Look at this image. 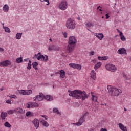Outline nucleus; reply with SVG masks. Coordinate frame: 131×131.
<instances>
[{
	"instance_id": "f257e3e1",
	"label": "nucleus",
	"mask_w": 131,
	"mask_h": 131,
	"mask_svg": "<svg viewBox=\"0 0 131 131\" xmlns=\"http://www.w3.org/2000/svg\"><path fill=\"white\" fill-rule=\"evenodd\" d=\"M69 96L73 97L74 99H81L82 101H84V100L89 98V96L86 95L85 91H82L79 90H75L70 92Z\"/></svg>"
},
{
	"instance_id": "f03ea898",
	"label": "nucleus",
	"mask_w": 131,
	"mask_h": 131,
	"mask_svg": "<svg viewBox=\"0 0 131 131\" xmlns=\"http://www.w3.org/2000/svg\"><path fill=\"white\" fill-rule=\"evenodd\" d=\"M77 42L76 38L74 36H72L69 37L68 43L67 46V51L69 53H72L74 51V48L75 43Z\"/></svg>"
},
{
	"instance_id": "7ed1b4c3",
	"label": "nucleus",
	"mask_w": 131,
	"mask_h": 131,
	"mask_svg": "<svg viewBox=\"0 0 131 131\" xmlns=\"http://www.w3.org/2000/svg\"><path fill=\"white\" fill-rule=\"evenodd\" d=\"M107 88L109 95L112 96H115V97H118L122 93V91L120 89L113 87L111 85L107 86Z\"/></svg>"
},
{
	"instance_id": "20e7f679",
	"label": "nucleus",
	"mask_w": 131,
	"mask_h": 131,
	"mask_svg": "<svg viewBox=\"0 0 131 131\" xmlns=\"http://www.w3.org/2000/svg\"><path fill=\"white\" fill-rule=\"evenodd\" d=\"M66 27L68 29H74L75 28V21L71 18H69L66 22Z\"/></svg>"
},
{
	"instance_id": "39448f33",
	"label": "nucleus",
	"mask_w": 131,
	"mask_h": 131,
	"mask_svg": "<svg viewBox=\"0 0 131 131\" xmlns=\"http://www.w3.org/2000/svg\"><path fill=\"white\" fill-rule=\"evenodd\" d=\"M105 68L107 70L111 71L112 72H115L116 71V67L112 64H108L105 66Z\"/></svg>"
},
{
	"instance_id": "423d86ee",
	"label": "nucleus",
	"mask_w": 131,
	"mask_h": 131,
	"mask_svg": "<svg viewBox=\"0 0 131 131\" xmlns=\"http://www.w3.org/2000/svg\"><path fill=\"white\" fill-rule=\"evenodd\" d=\"M59 8L60 10L64 11L67 9V2L66 1H62L59 5Z\"/></svg>"
},
{
	"instance_id": "0eeeda50",
	"label": "nucleus",
	"mask_w": 131,
	"mask_h": 131,
	"mask_svg": "<svg viewBox=\"0 0 131 131\" xmlns=\"http://www.w3.org/2000/svg\"><path fill=\"white\" fill-rule=\"evenodd\" d=\"M85 115H86V113H85L84 115H82L79 120L78 125H81V124H82V123L85 121Z\"/></svg>"
},
{
	"instance_id": "6e6552de",
	"label": "nucleus",
	"mask_w": 131,
	"mask_h": 131,
	"mask_svg": "<svg viewBox=\"0 0 131 131\" xmlns=\"http://www.w3.org/2000/svg\"><path fill=\"white\" fill-rule=\"evenodd\" d=\"M9 65H12V63L10 60H5L0 62V66L7 67Z\"/></svg>"
},
{
	"instance_id": "1a4fd4ad",
	"label": "nucleus",
	"mask_w": 131,
	"mask_h": 131,
	"mask_svg": "<svg viewBox=\"0 0 131 131\" xmlns=\"http://www.w3.org/2000/svg\"><path fill=\"white\" fill-rule=\"evenodd\" d=\"M36 97H37V101H38V102H40V101L45 100V95H43L42 93H40L39 95H36Z\"/></svg>"
},
{
	"instance_id": "9d476101",
	"label": "nucleus",
	"mask_w": 131,
	"mask_h": 131,
	"mask_svg": "<svg viewBox=\"0 0 131 131\" xmlns=\"http://www.w3.org/2000/svg\"><path fill=\"white\" fill-rule=\"evenodd\" d=\"M33 124H34L36 129H37L39 127V121L37 119H35L33 121Z\"/></svg>"
},
{
	"instance_id": "9b49d317",
	"label": "nucleus",
	"mask_w": 131,
	"mask_h": 131,
	"mask_svg": "<svg viewBox=\"0 0 131 131\" xmlns=\"http://www.w3.org/2000/svg\"><path fill=\"white\" fill-rule=\"evenodd\" d=\"M117 53L120 55H126V50L124 48H120L118 50Z\"/></svg>"
},
{
	"instance_id": "f8f14e48",
	"label": "nucleus",
	"mask_w": 131,
	"mask_h": 131,
	"mask_svg": "<svg viewBox=\"0 0 131 131\" xmlns=\"http://www.w3.org/2000/svg\"><path fill=\"white\" fill-rule=\"evenodd\" d=\"M94 35L96 36V37H97V38H98L99 40H102L103 38H104V35L102 33H96L95 34H94Z\"/></svg>"
},
{
	"instance_id": "ddd939ff",
	"label": "nucleus",
	"mask_w": 131,
	"mask_h": 131,
	"mask_svg": "<svg viewBox=\"0 0 131 131\" xmlns=\"http://www.w3.org/2000/svg\"><path fill=\"white\" fill-rule=\"evenodd\" d=\"M15 112H17V113H20V114H23L25 113V112L23 111V110L20 107H17L14 109Z\"/></svg>"
},
{
	"instance_id": "4468645a",
	"label": "nucleus",
	"mask_w": 131,
	"mask_h": 131,
	"mask_svg": "<svg viewBox=\"0 0 131 131\" xmlns=\"http://www.w3.org/2000/svg\"><path fill=\"white\" fill-rule=\"evenodd\" d=\"M7 116H8V113H7L6 112H2L1 113V117L3 120H5V119H6V117H7Z\"/></svg>"
},
{
	"instance_id": "2eb2a0df",
	"label": "nucleus",
	"mask_w": 131,
	"mask_h": 131,
	"mask_svg": "<svg viewBox=\"0 0 131 131\" xmlns=\"http://www.w3.org/2000/svg\"><path fill=\"white\" fill-rule=\"evenodd\" d=\"M57 47L55 45H50L48 47V51H56Z\"/></svg>"
},
{
	"instance_id": "dca6fc26",
	"label": "nucleus",
	"mask_w": 131,
	"mask_h": 131,
	"mask_svg": "<svg viewBox=\"0 0 131 131\" xmlns=\"http://www.w3.org/2000/svg\"><path fill=\"white\" fill-rule=\"evenodd\" d=\"M119 127H120V129H121L122 131H127L126 127H124L123 124H122L121 123H119Z\"/></svg>"
},
{
	"instance_id": "f3484780",
	"label": "nucleus",
	"mask_w": 131,
	"mask_h": 131,
	"mask_svg": "<svg viewBox=\"0 0 131 131\" xmlns=\"http://www.w3.org/2000/svg\"><path fill=\"white\" fill-rule=\"evenodd\" d=\"M44 97L45 99V100H47V101H53V96H51V95H46L45 96L44 95Z\"/></svg>"
},
{
	"instance_id": "a211bd4d",
	"label": "nucleus",
	"mask_w": 131,
	"mask_h": 131,
	"mask_svg": "<svg viewBox=\"0 0 131 131\" xmlns=\"http://www.w3.org/2000/svg\"><path fill=\"white\" fill-rule=\"evenodd\" d=\"M60 77L61 78H64L65 77V75L66 74V72H65V71L63 70H61L60 71Z\"/></svg>"
},
{
	"instance_id": "6ab92c4d",
	"label": "nucleus",
	"mask_w": 131,
	"mask_h": 131,
	"mask_svg": "<svg viewBox=\"0 0 131 131\" xmlns=\"http://www.w3.org/2000/svg\"><path fill=\"white\" fill-rule=\"evenodd\" d=\"M40 123L42 124L43 126H45V127H48L49 126V124L48 122L44 120H41Z\"/></svg>"
},
{
	"instance_id": "aec40b11",
	"label": "nucleus",
	"mask_w": 131,
	"mask_h": 131,
	"mask_svg": "<svg viewBox=\"0 0 131 131\" xmlns=\"http://www.w3.org/2000/svg\"><path fill=\"white\" fill-rule=\"evenodd\" d=\"M100 66H102V62H98L95 65L94 69L95 70H98V69L100 68Z\"/></svg>"
},
{
	"instance_id": "412c9836",
	"label": "nucleus",
	"mask_w": 131,
	"mask_h": 131,
	"mask_svg": "<svg viewBox=\"0 0 131 131\" xmlns=\"http://www.w3.org/2000/svg\"><path fill=\"white\" fill-rule=\"evenodd\" d=\"M98 60H100L101 61H106V60L108 59V57H107V56H103V57L98 56Z\"/></svg>"
},
{
	"instance_id": "4be33fe9",
	"label": "nucleus",
	"mask_w": 131,
	"mask_h": 131,
	"mask_svg": "<svg viewBox=\"0 0 131 131\" xmlns=\"http://www.w3.org/2000/svg\"><path fill=\"white\" fill-rule=\"evenodd\" d=\"M38 103L36 102H31V108H35L38 107Z\"/></svg>"
},
{
	"instance_id": "5701e85b",
	"label": "nucleus",
	"mask_w": 131,
	"mask_h": 131,
	"mask_svg": "<svg viewBox=\"0 0 131 131\" xmlns=\"http://www.w3.org/2000/svg\"><path fill=\"white\" fill-rule=\"evenodd\" d=\"M3 11L4 12H8L9 11V6L7 4H5L3 6Z\"/></svg>"
},
{
	"instance_id": "b1692460",
	"label": "nucleus",
	"mask_w": 131,
	"mask_h": 131,
	"mask_svg": "<svg viewBox=\"0 0 131 131\" xmlns=\"http://www.w3.org/2000/svg\"><path fill=\"white\" fill-rule=\"evenodd\" d=\"M15 37L16 39H21V37H22V33H17L16 34Z\"/></svg>"
},
{
	"instance_id": "393cba45",
	"label": "nucleus",
	"mask_w": 131,
	"mask_h": 131,
	"mask_svg": "<svg viewBox=\"0 0 131 131\" xmlns=\"http://www.w3.org/2000/svg\"><path fill=\"white\" fill-rule=\"evenodd\" d=\"M16 63H22V62H23V59L22 58V57H18L16 58Z\"/></svg>"
},
{
	"instance_id": "a878e982",
	"label": "nucleus",
	"mask_w": 131,
	"mask_h": 131,
	"mask_svg": "<svg viewBox=\"0 0 131 131\" xmlns=\"http://www.w3.org/2000/svg\"><path fill=\"white\" fill-rule=\"evenodd\" d=\"M26 116L27 117H28V116L32 117L33 116V113L30 111H28L26 113Z\"/></svg>"
},
{
	"instance_id": "bb28decb",
	"label": "nucleus",
	"mask_w": 131,
	"mask_h": 131,
	"mask_svg": "<svg viewBox=\"0 0 131 131\" xmlns=\"http://www.w3.org/2000/svg\"><path fill=\"white\" fill-rule=\"evenodd\" d=\"M3 28L5 30V32H7L8 33H10V32H11V31L10 30V28H9V27L3 26Z\"/></svg>"
},
{
	"instance_id": "cd10ccee",
	"label": "nucleus",
	"mask_w": 131,
	"mask_h": 131,
	"mask_svg": "<svg viewBox=\"0 0 131 131\" xmlns=\"http://www.w3.org/2000/svg\"><path fill=\"white\" fill-rule=\"evenodd\" d=\"M4 126L6 127H8V128H10L11 127V126H12V125H11L10 124V123H9V122H6L5 123H4Z\"/></svg>"
},
{
	"instance_id": "c85d7f7f",
	"label": "nucleus",
	"mask_w": 131,
	"mask_h": 131,
	"mask_svg": "<svg viewBox=\"0 0 131 131\" xmlns=\"http://www.w3.org/2000/svg\"><path fill=\"white\" fill-rule=\"evenodd\" d=\"M77 64L76 63H70L69 66L70 67H71L72 68H75L76 69V66Z\"/></svg>"
},
{
	"instance_id": "c756f323",
	"label": "nucleus",
	"mask_w": 131,
	"mask_h": 131,
	"mask_svg": "<svg viewBox=\"0 0 131 131\" xmlns=\"http://www.w3.org/2000/svg\"><path fill=\"white\" fill-rule=\"evenodd\" d=\"M32 94V91L31 90H26V95H29Z\"/></svg>"
},
{
	"instance_id": "7c9ffc66",
	"label": "nucleus",
	"mask_w": 131,
	"mask_h": 131,
	"mask_svg": "<svg viewBox=\"0 0 131 131\" xmlns=\"http://www.w3.org/2000/svg\"><path fill=\"white\" fill-rule=\"evenodd\" d=\"M85 26L86 27H88V28H91L93 26V24L89 22L85 24Z\"/></svg>"
},
{
	"instance_id": "2f4dec72",
	"label": "nucleus",
	"mask_w": 131,
	"mask_h": 131,
	"mask_svg": "<svg viewBox=\"0 0 131 131\" xmlns=\"http://www.w3.org/2000/svg\"><path fill=\"white\" fill-rule=\"evenodd\" d=\"M33 68L36 67L38 66V62H33L32 64Z\"/></svg>"
},
{
	"instance_id": "473e14b6",
	"label": "nucleus",
	"mask_w": 131,
	"mask_h": 131,
	"mask_svg": "<svg viewBox=\"0 0 131 131\" xmlns=\"http://www.w3.org/2000/svg\"><path fill=\"white\" fill-rule=\"evenodd\" d=\"M53 112H54V113H57L58 114H60V113L59 112V110H58V108H54L53 109Z\"/></svg>"
},
{
	"instance_id": "72a5a7b5",
	"label": "nucleus",
	"mask_w": 131,
	"mask_h": 131,
	"mask_svg": "<svg viewBox=\"0 0 131 131\" xmlns=\"http://www.w3.org/2000/svg\"><path fill=\"white\" fill-rule=\"evenodd\" d=\"M19 94H21V95H26V90H19Z\"/></svg>"
},
{
	"instance_id": "f704fd0d",
	"label": "nucleus",
	"mask_w": 131,
	"mask_h": 131,
	"mask_svg": "<svg viewBox=\"0 0 131 131\" xmlns=\"http://www.w3.org/2000/svg\"><path fill=\"white\" fill-rule=\"evenodd\" d=\"M14 112H15L14 110H10V111H8V114L10 115L11 114H13V113H14Z\"/></svg>"
},
{
	"instance_id": "c9c22d12",
	"label": "nucleus",
	"mask_w": 131,
	"mask_h": 131,
	"mask_svg": "<svg viewBox=\"0 0 131 131\" xmlns=\"http://www.w3.org/2000/svg\"><path fill=\"white\" fill-rule=\"evenodd\" d=\"M120 38H121V40H122V41H124L126 40V38H125V37L124 35L121 36L120 37Z\"/></svg>"
},
{
	"instance_id": "e433bc0d",
	"label": "nucleus",
	"mask_w": 131,
	"mask_h": 131,
	"mask_svg": "<svg viewBox=\"0 0 131 131\" xmlns=\"http://www.w3.org/2000/svg\"><path fill=\"white\" fill-rule=\"evenodd\" d=\"M81 68H82L81 65L77 64L76 69H78L79 70H80V69H81Z\"/></svg>"
},
{
	"instance_id": "4c0bfd02",
	"label": "nucleus",
	"mask_w": 131,
	"mask_h": 131,
	"mask_svg": "<svg viewBox=\"0 0 131 131\" xmlns=\"http://www.w3.org/2000/svg\"><path fill=\"white\" fill-rule=\"evenodd\" d=\"M91 78H93V79H94V80H96V74H92L91 75Z\"/></svg>"
},
{
	"instance_id": "58836bf2",
	"label": "nucleus",
	"mask_w": 131,
	"mask_h": 131,
	"mask_svg": "<svg viewBox=\"0 0 131 131\" xmlns=\"http://www.w3.org/2000/svg\"><path fill=\"white\" fill-rule=\"evenodd\" d=\"M123 77H124L125 80H128L130 79V78L126 76V75H124L123 76Z\"/></svg>"
},
{
	"instance_id": "ea45409f",
	"label": "nucleus",
	"mask_w": 131,
	"mask_h": 131,
	"mask_svg": "<svg viewBox=\"0 0 131 131\" xmlns=\"http://www.w3.org/2000/svg\"><path fill=\"white\" fill-rule=\"evenodd\" d=\"M11 102L12 100L11 99H8L6 101V103H7V104H11Z\"/></svg>"
},
{
	"instance_id": "a19ab883",
	"label": "nucleus",
	"mask_w": 131,
	"mask_h": 131,
	"mask_svg": "<svg viewBox=\"0 0 131 131\" xmlns=\"http://www.w3.org/2000/svg\"><path fill=\"white\" fill-rule=\"evenodd\" d=\"M48 60H49V56H48V55H46L45 62H48Z\"/></svg>"
},
{
	"instance_id": "79ce46f5",
	"label": "nucleus",
	"mask_w": 131,
	"mask_h": 131,
	"mask_svg": "<svg viewBox=\"0 0 131 131\" xmlns=\"http://www.w3.org/2000/svg\"><path fill=\"white\" fill-rule=\"evenodd\" d=\"M17 96L16 95H11L10 96V99H16Z\"/></svg>"
},
{
	"instance_id": "37998d69",
	"label": "nucleus",
	"mask_w": 131,
	"mask_h": 131,
	"mask_svg": "<svg viewBox=\"0 0 131 131\" xmlns=\"http://www.w3.org/2000/svg\"><path fill=\"white\" fill-rule=\"evenodd\" d=\"M31 66L32 64H28V66L27 67V69H28L29 70H30V69H31Z\"/></svg>"
},
{
	"instance_id": "c03bdc74",
	"label": "nucleus",
	"mask_w": 131,
	"mask_h": 131,
	"mask_svg": "<svg viewBox=\"0 0 131 131\" xmlns=\"http://www.w3.org/2000/svg\"><path fill=\"white\" fill-rule=\"evenodd\" d=\"M63 35L64 38H67V33L66 32H64L63 33Z\"/></svg>"
},
{
	"instance_id": "a18cd8bd",
	"label": "nucleus",
	"mask_w": 131,
	"mask_h": 131,
	"mask_svg": "<svg viewBox=\"0 0 131 131\" xmlns=\"http://www.w3.org/2000/svg\"><path fill=\"white\" fill-rule=\"evenodd\" d=\"M42 55H40L39 56H38L37 59L39 61L40 60V59H42Z\"/></svg>"
},
{
	"instance_id": "49530a36",
	"label": "nucleus",
	"mask_w": 131,
	"mask_h": 131,
	"mask_svg": "<svg viewBox=\"0 0 131 131\" xmlns=\"http://www.w3.org/2000/svg\"><path fill=\"white\" fill-rule=\"evenodd\" d=\"M31 102H29V103L28 104V106H27V108H31Z\"/></svg>"
},
{
	"instance_id": "de8ad7c7",
	"label": "nucleus",
	"mask_w": 131,
	"mask_h": 131,
	"mask_svg": "<svg viewBox=\"0 0 131 131\" xmlns=\"http://www.w3.org/2000/svg\"><path fill=\"white\" fill-rule=\"evenodd\" d=\"M71 124H73L74 125H77V126H80V125H78V122L77 123H72Z\"/></svg>"
},
{
	"instance_id": "09e8293b",
	"label": "nucleus",
	"mask_w": 131,
	"mask_h": 131,
	"mask_svg": "<svg viewBox=\"0 0 131 131\" xmlns=\"http://www.w3.org/2000/svg\"><path fill=\"white\" fill-rule=\"evenodd\" d=\"M106 19H109L110 18V16H109V13H107L105 14Z\"/></svg>"
},
{
	"instance_id": "8fccbe9b",
	"label": "nucleus",
	"mask_w": 131,
	"mask_h": 131,
	"mask_svg": "<svg viewBox=\"0 0 131 131\" xmlns=\"http://www.w3.org/2000/svg\"><path fill=\"white\" fill-rule=\"evenodd\" d=\"M45 58H46V55L44 56L43 55H42V58H41L42 61H44L45 62Z\"/></svg>"
},
{
	"instance_id": "3c124183",
	"label": "nucleus",
	"mask_w": 131,
	"mask_h": 131,
	"mask_svg": "<svg viewBox=\"0 0 131 131\" xmlns=\"http://www.w3.org/2000/svg\"><path fill=\"white\" fill-rule=\"evenodd\" d=\"M44 2L48 3V4H46L47 6H49L50 5V1L49 0H44Z\"/></svg>"
},
{
	"instance_id": "603ef678",
	"label": "nucleus",
	"mask_w": 131,
	"mask_h": 131,
	"mask_svg": "<svg viewBox=\"0 0 131 131\" xmlns=\"http://www.w3.org/2000/svg\"><path fill=\"white\" fill-rule=\"evenodd\" d=\"M90 55H92V56H94L95 55V51H92L90 52Z\"/></svg>"
},
{
	"instance_id": "864d4df0",
	"label": "nucleus",
	"mask_w": 131,
	"mask_h": 131,
	"mask_svg": "<svg viewBox=\"0 0 131 131\" xmlns=\"http://www.w3.org/2000/svg\"><path fill=\"white\" fill-rule=\"evenodd\" d=\"M100 131H108L106 128H101Z\"/></svg>"
},
{
	"instance_id": "5fc2aeb1",
	"label": "nucleus",
	"mask_w": 131,
	"mask_h": 131,
	"mask_svg": "<svg viewBox=\"0 0 131 131\" xmlns=\"http://www.w3.org/2000/svg\"><path fill=\"white\" fill-rule=\"evenodd\" d=\"M4 50L2 48H0V52L3 53L4 52Z\"/></svg>"
},
{
	"instance_id": "6e6d98bb",
	"label": "nucleus",
	"mask_w": 131,
	"mask_h": 131,
	"mask_svg": "<svg viewBox=\"0 0 131 131\" xmlns=\"http://www.w3.org/2000/svg\"><path fill=\"white\" fill-rule=\"evenodd\" d=\"M34 99V101H37L38 100H37V97L36 96H35V97L33 98Z\"/></svg>"
},
{
	"instance_id": "4d7b16f0",
	"label": "nucleus",
	"mask_w": 131,
	"mask_h": 131,
	"mask_svg": "<svg viewBox=\"0 0 131 131\" xmlns=\"http://www.w3.org/2000/svg\"><path fill=\"white\" fill-rule=\"evenodd\" d=\"M123 33H122V32H120V34H119V35H120V37H121V36H123Z\"/></svg>"
},
{
	"instance_id": "13d9d810",
	"label": "nucleus",
	"mask_w": 131,
	"mask_h": 131,
	"mask_svg": "<svg viewBox=\"0 0 131 131\" xmlns=\"http://www.w3.org/2000/svg\"><path fill=\"white\" fill-rule=\"evenodd\" d=\"M94 98H95V96L92 95V101H95V99H94Z\"/></svg>"
},
{
	"instance_id": "bf43d9fd",
	"label": "nucleus",
	"mask_w": 131,
	"mask_h": 131,
	"mask_svg": "<svg viewBox=\"0 0 131 131\" xmlns=\"http://www.w3.org/2000/svg\"><path fill=\"white\" fill-rule=\"evenodd\" d=\"M92 74H96V72L94 70H92Z\"/></svg>"
},
{
	"instance_id": "052dcab7",
	"label": "nucleus",
	"mask_w": 131,
	"mask_h": 131,
	"mask_svg": "<svg viewBox=\"0 0 131 131\" xmlns=\"http://www.w3.org/2000/svg\"><path fill=\"white\" fill-rule=\"evenodd\" d=\"M100 9H102V7H101L100 6H98L97 8V10H99V9H100Z\"/></svg>"
},
{
	"instance_id": "680f3d73",
	"label": "nucleus",
	"mask_w": 131,
	"mask_h": 131,
	"mask_svg": "<svg viewBox=\"0 0 131 131\" xmlns=\"http://www.w3.org/2000/svg\"><path fill=\"white\" fill-rule=\"evenodd\" d=\"M27 60H29V58H26L24 59L25 62H27Z\"/></svg>"
},
{
	"instance_id": "e2e57ef3",
	"label": "nucleus",
	"mask_w": 131,
	"mask_h": 131,
	"mask_svg": "<svg viewBox=\"0 0 131 131\" xmlns=\"http://www.w3.org/2000/svg\"><path fill=\"white\" fill-rule=\"evenodd\" d=\"M31 63H32V62L31 61V60H30L29 61L28 64H31Z\"/></svg>"
},
{
	"instance_id": "0e129e2a",
	"label": "nucleus",
	"mask_w": 131,
	"mask_h": 131,
	"mask_svg": "<svg viewBox=\"0 0 131 131\" xmlns=\"http://www.w3.org/2000/svg\"><path fill=\"white\" fill-rule=\"evenodd\" d=\"M34 68V69H35V70H37L38 69V68H37V67H35L34 68Z\"/></svg>"
},
{
	"instance_id": "69168bd1",
	"label": "nucleus",
	"mask_w": 131,
	"mask_h": 131,
	"mask_svg": "<svg viewBox=\"0 0 131 131\" xmlns=\"http://www.w3.org/2000/svg\"><path fill=\"white\" fill-rule=\"evenodd\" d=\"M99 10L100 12H103V10H102V8L99 9Z\"/></svg>"
},
{
	"instance_id": "338daca9",
	"label": "nucleus",
	"mask_w": 131,
	"mask_h": 131,
	"mask_svg": "<svg viewBox=\"0 0 131 131\" xmlns=\"http://www.w3.org/2000/svg\"><path fill=\"white\" fill-rule=\"evenodd\" d=\"M0 91L1 92H3V91H4V89L3 88L0 89Z\"/></svg>"
},
{
	"instance_id": "774afa93",
	"label": "nucleus",
	"mask_w": 131,
	"mask_h": 131,
	"mask_svg": "<svg viewBox=\"0 0 131 131\" xmlns=\"http://www.w3.org/2000/svg\"><path fill=\"white\" fill-rule=\"evenodd\" d=\"M37 55V56H38L39 55H42V54H40V53H38Z\"/></svg>"
}]
</instances>
